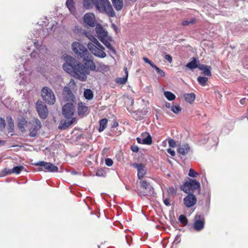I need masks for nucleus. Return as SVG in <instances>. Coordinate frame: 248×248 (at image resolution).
Returning a JSON list of instances; mask_svg holds the SVG:
<instances>
[{
	"instance_id": "bb28decb",
	"label": "nucleus",
	"mask_w": 248,
	"mask_h": 248,
	"mask_svg": "<svg viewBox=\"0 0 248 248\" xmlns=\"http://www.w3.org/2000/svg\"><path fill=\"white\" fill-rule=\"evenodd\" d=\"M186 66L190 69H195L197 67L199 68V67L197 64V60L195 58H193L192 61L187 63Z\"/></svg>"
},
{
	"instance_id": "412c9836",
	"label": "nucleus",
	"mask_w": 248,
	"mask_h": 248,
	"mask_svg": "<svg viewBox=\"0 0 248 248\" xmlns=\"http://www.w3.org/2000/svg\"><path fill=\"white\" fill-rule=\"evenodd\" d=\"M124 71H125V75L124 77H122V78H117L116 79V82L117 84H125L126 82V81L127 80V78H128V72L127 67H124Z\"/></svg>"
},
{
	"instance_id": "ddd939ff",
	"label": "nucleus",
	"mask_w": 248,
	"mask_h": 248,
	"mask_svg": "<svg viewBox=\"0 0 248 248\" xmlns=\"http://www.w3.org/2000/svg\"><path fill=\"white\" fill-rule=\"evenodd\" d=\"M33 165L36 166L44 167L46 170L49 172H57L58 171V168L50 162L40 161L34 163Z\"/></svg>"
},
{
	"instance_id": "a878e982",
	"label": "nucleus",
	"mask_w": 248,
	"mask_h": 248,
	"mask_svg": "<svg viewBox=\"0 0 248 248\" xmlns=\"http://www.w3.org/2000/svg\"><path fill=\"white\" fill-rule=\"evenodd\" d=\"M108 121L106 118H104L99 121V127L98 131L100 132L105 130L106 128Z\"/></svg>"
},
{
	"instance_id": "4468645a",
	"label": "nucleus",
	"mask_w": 248,
	"mask_h": 248,
	"mask_svg": "<svg viewBox=\"0 0 248 248\" xmlns=\"http://www.w3.org/2000/svg\"><path fill=\"white\" fill-rule=\"evenodd\" d=\"M95 30L98 38L101 41H103L105 39H107L110 41H113L112 37L108 35V32L101 25H97Z\"/></svg>"
},
{
	"instance_id": "2eb2a0df",
	"label": "nucleus",
	"mask_w": 248,
	"mask_h": 248,
	"mask_svg": "<svg viewBox=\"0 0 248 248\" xmlns=\"http://www.w3.org/2000/svg\"><path fill=\"white\" fill-rule=\"evenodd\" d=\"M184 204L187 208H190L195 205L197 203L196 196L193 193L188 194L184 200Z\"/></svg>"
},
{
	"instance_id": "864d4df0",
	"label": "nucleus",
	"mask_w": 248,
	"mask_h": 248,
	"mask_svg": "<svg viewBox=\"0 0 248 248\" xmlns=\"http://www.w3.org/2000/svg\"><path fill=\"white\" fill-rule=\"evenodd\" d=\"M119 125L118 123L116 120H114L113 124L111 125L112 128H116Z\"/></svg>"
},
{
	"instance_id": "79ce46f5",
	"label": "nucleus",
	"mask_w": 248,
	"mask_h": 248,
	"mask_svg": "<svg viewBox=\"0 0 248 248\" xmlns=\"http://www.w3.org/2000/svg\"><path fill=\"white\" fill-rule=\"evenodd\" d=\"M188 175L190 177L195 178L198 176V173L197 172L195 171V170L193 169H190L189 170Z\"/></svg>"
},
{
	"instance_id": "37998d69",
	"label": "nucleus",
	"mask_w": 248,
	"mask_h": 248,
	"mask_svg": "<svg viewBox=\"0 0 248 248\" xmlns=\"http://www.w3.org/2000/svg\"><path fill=\"white\" fill-rule=\"evenodd\" d=\"M167 191L169 195H175L176 192V188L174 187H170L168 188Z\"/></svg>"
},
{
	"instance_id": "72a5a7b5",
	"label": "nucleus",
	"mask_w": 248,
	"mask_h": 248,
	"mask_svg": "<svg viewBox=\"0 0 248 248\" xmlns=\"http://www.w3.org/2000/svg\"><path fill=\"white\" fill-rule=\"evenodd\" d=\"M208 78L203 77H199L197 78L198 82L202 86H205L208 81Z\"/></svg>"
},
{
	"instance_id": "e433bc0d",
	"label": "nucleus",
	"mask_w": 248,
	"mask_h": 248,
	"mask_svg": "<svg viewBox=\"0 0 248 248\" xmlns=\"http://www.w3.org/2000/svg\"><path fill=\"white\" fill-rule=\"evenodd\" d=\"M27 124V121L24 119H21L18 124V127L21 131L23 132L25 131L24 125Z\"/></svg>"
},
{
	"instance_id": "0eeeda50",
	"label": "nucleus",
	"mask_w": 248,
	"mask_h": 248,
	"mask_svg": "<svg viewBox=\"0 0 248 248\" xmlns=\"http://www.w3.org/2000/svg\"><path fill=\"white\" fill-rule=\"evenodd\" d=\"M43 99L48 104L53 105L56 101L55 96L52 91L47 87H44L41 91Z\"/></svg>"
},
{
	"instance_id": "9d476101",
	"label": "nucleus",
	"mask_w": 248,
	"mask_h": 248,
	"mask_svg": "<svg viewBox=\"0 0 248 248\" xmlns=\"http://www.w3.org/2000/svg\"><path fill=\"white\" fill-rule=\"evenodd\" d=\"M36 109L40 118L45 119L48 114V110L46 105L41 101H38L36 103Z\"/></svg>"
},
{
	"instance_id": "a19ab883",
	"label": "nucleus",
	"mask_w": 248,
	"mask_h": 248,
	"mask_svg": "<svg viewBox=\"0 0 248 248\" xmlns=\"http://www.w3.org/2000/svg\"><path fill=\"white\" fill-rule=\"evenodd\" d=\"M67 87H69V89H70L74 90L76 88V87H77L76 83L75 80L73 79H71L70 80V82L68 83Z\"/></svg>"
},
{
	"instance_id": "4d7b16f0",
	"label": "nucleus",
	"mask_w": 248,
	"mask_h": 248,
	"mask_svg": "<svg viewBox=\"0 0 248 248\" xmlns=\"http://www.w3.org/2000/svg\"><path fill=\"white\" fill-rule=\"evenodd\" d=\"M164 204L167 205V206H169L170 205V199H166L164 201Z\"/></svg>"
},
{
	"instance_id": "423d86ee",
	"label": "nucleus",
	"mask_w": 248,
	"mask_h": 248,
	"mask_svg": "<svg viewBox=\"0 0 248 248\" xmlns=\"http://www.w3.org/2000/svg\"><path fill=\"white\" fill-rule=\"evenodd\" d=\"M72 48L77 56L78 58L82 59L83 60H85L86 58H88L90 55L87 48L80 43L73 42L72 44Z\"/></svg>"
},
{
	"instance_id": "f3484780",
	"label": "nucleus",
	"mask_w": 248,
	"mask_h": 248,
	"mask_svg": "<svg viewBox=\"0 0 248 248\" xmlns=\"http://www.w3.org/2000/svg\"><path fill=\"white\" fill-rule=\"evenodd\" d=\"M85 23L90 27H93L95 26V17L92 13H87L83 17Z\"/></svg>"
},
{
	"instance_id": "aec40b11",
	"label": "nucleus",
	"mask_w": 248,
	"mask_h": 248,
	"mask_svg": "<svg viewBox=\"0 0 248 248\" xmlns=\"http://www.w3.org/2000/svg\"><path fill=\"white\" fill-rule=\"evenodd\" d=\"M88 107L82 103H79L78 106V115H83L88 111Z\"/></svg>"
},
{
	"instance_id": "e2e57ef3",
	"label": "nucleus",
	"mask_w": 248,
	"mask_h": 248,
	"mask_svg": "<svg viewBox=\"0 0 248 248\" xmlns=\"http://www.w3.org/2000/svg\"><path fill=\"white\" fill-rule=\"evenodd\" d=\"M32 55H33V54H32V53H31V56H32Z\"/></svg>"
},
{
	"instance_id": "4be33fe9",
	"label": "nucleus",
	"mask_w": 248,
	"mask_h": 248,
	"mask_svg": "<svg viewBox=\"0 0 248 248\" xmlns=\"http://www.w3.org/2000/svg\"><path fill=\"white\" fill-rule=\"evenodd\" d=\"M199 68L203 71V73L204 75L207 76H211V67L206 65H200Z\"/></svg>"
},
{
	"instance_id": "3c124183",
	"label": "nucleus",
	"mask_w": 248,
	"mask_h": 248,
	"mask_svg": "<svg viewBox=\"0 0 248 248\" xmlns=\"http://www.w3.org/2000/svg\"><path fill=\"white\" fill-rule=\"evenodd\" d=\"M143 59L145 62L149 64L152 67L153 65H155V64L147 58L143 57Z\"/></svg>"
},
{
	"instance_id": "1a4fd4ad",
	"label": "nucleus",
	"mask_w": 248,
	"mask_h": 248,
	"mask_svg": "<svg viewBox=\"0 0 248 248\" xmlns=\"http://www.w3.org/2000/svg\"><path fill=\"white\" fill-rule=\"evenodd\" d=\"M30 127L29 128V136L34 137L36 136L37 131L41 128L42 124L38 118H34L29 123Z\"/></svg>"
},
{
	"instance_id": "a18cd8bd",
	"label": "nucleus",
	"mask_w": 248,
	"mask_h": 248,
	"mask_svg": "<svg viewBox=\"0 0 248 248\" xmlns=\"http://www.w3.org/2000/svg\"><path fill=\"white\" fill-rule=\"evenodd\" d=\"M5 127V122L4 119L0 117V130L3 131Z\"/></svg>"
},
{
	"instance_id": "5fc2aeb1",
	"label": "nucleus",
	"mask_w": 248,
	"mask_h": 248,
	"mask_svg": "<svg viewBox=\"0 0 248 248\" xmlns=\"http://www.w3.org/2000/svg\"><path fill=\"white\" fill-rule=\"evenodd\" d=\"M165 58L170 62H172V58L169 55H166L165 56Z\"/></svg>"
},
{
	"instance_id": "58836bf2",
	"label": "nucleus",
	"mask_w": 248,
	"mask_h": 248,
	"mask_svg": "<svg viewBox=\"0 0 248 248\" xmlns=\"http://www.w3.org/2000/svg\"><path fill=\"white\" fill-rule=\"evenodd\" d=\"M153 68H154L158 74H159L161 77H164L165 76V72L159 68H158L157 66L153 65Z\"/></svg>"
},
{
	"instance_id": "bf43d9fd",
	"label": "nucleus",
	"mask_w": 248,
	"mask_h": 248,
	"mask_svg": "<svg viewBox=\"0 0 248 248\" xmlns=\"http://www.w3.org/2000/svg\"><path fill=\"white\" fill-rule=\"evenodd\" d=\"M136 140H137V142L139 143H141L142 144V140H141L140 138H137Z\"/></svg>"
},
{
	"instance_id": "393cba45",
	"label": "nucleus",
	"mask_w": 248,
	"mask_h": 248,
	"mask_svg": "<svg viewBox=\"0 0 248 248\" xmlns=\"http://www.w3.org/2000/svg\"><path fill=\"white\" fill-rule=\"evenodd\" d=\"M186 101L189 103H192L195 99V94L194 93H186L184 95Z\"/></svg>"
},
{
	"instance_id": "cd10ccee",
	"label": "nucleus",
	"mask_w": 248,
	"mask_h": 248,
	"mask_svg": "<svg viewBox=\"0 0 248 248\" xmlns=\"http://www.w3.org/2000/svg\"><path fill=\"white\" fill-rule=\"evenodd\" d=\"M101 42L104 44V45L107 47V48H108L109 50L112 51L114 54L116 53V51H115V49L113 47V46L110 43V42L111 41H109L107 39H105L104 40H103V41H101Z\"/></svg>"
},
{
	"instance_id": "49530a36",
	"label": "nucleus",
	"mask_w": 248,
	"mask_h": 248,
	"mask_svg": "<svg viewBox=\"0 0 248 248\" xmlns=\"http://www.w3.org/2000/svg\"><path fill=\"white\" fill-rule=\"evenodd\" d=\"M12 171V169L10 170L8 168H5L2 170V172L4 175H7L13 173V172Z\"/></svg>"
},
{
	"instance_id": "f8f14e48",
	"label": "nucleus",
	"mask_w": 248,
	"mask_h": 248,
	"mask_svg": "<svg viewBox=\"0 0 248 248\" xmlns=\"http://www.w3.org/2000/svg\"><path fill=\"white\" fill-rule=\"evenodd\" d=\"M132 166L137 170L139 181L145 179L143 177L147 173V168L145 165L142 163H134Z\"/></svg>"
},
{
	"instance_id": "603ef678",
	"label": "nucleus",
	"mask_w": 248,
	"mask_h": 248,
	"mask_svg": "<svg viewBox=\"0 0 248 248\" xmlns=\"http://www.w3.org/2000/svg\"><path fill=\"white\" fill-rule=\"evenodd\" d=\"M167 152L170 154L172 156L175 155V152L174 150H171L170 148H169L167 150Z\"/></svg>"
},
{
	"instance_id": "c03bdc74",
	"label": "nucleus",
	"mask_w": 248,
	"mask_h": 248,
	"mask_svg": "<svg viewBox=\"0 0 248 248\" xmlns=\"http://www.w3.org/2000/svg\"><path fill=\"white\" fill-rule=\"evenodd\" d=\"M196 20L194 18H192L190 21L184 20L182 22V24L183 26H187L189 24H193L195 22Z\"/></svg>"
},
{
	"instance_id": "f704fd0d",
	"label": "nucleus",
	"mask_w": 248,
	"mask_h": 248,
	"mask_svg": "<svg viewBox=\"0 0 248 248\" xmlns=\"http://www.w3.org/2000/svg\"><path fill=\"white\" fill-rule=\"evenodd\" d=\"M179 221L182 223L184 226L187 224L188 220L186 216L184 215H181L178 218Z\"/></svg>"
},
{
	"instance_id": "de8ad7c7",
	"label": "nucleus",
	"mask_w": 248,
	"mask_h": 248,
	"mask_svg": "<svg viewBox=\"0 0 248 248\" xmlns=\"http://www.w3.org/2000/svg\"><path fill=\"white\" fill-rule=\"evenodd\" d=\"M169 145L170 147L174 148L176 146V143L173 139H170L168 141Z\"/></svg>"
},
{
	"instance_id": "6e6d98bb",
	"label": "nucleus",
	"mask_w": 248,
	"mask_h": 248,
	"mask_svg": "<svg viewBox=\"0 0 248 248\" xmlns=\"http://www.w3.org/2000/svg\"><path fill=\"white\" fill-rule=\"evenodd\" d=\"M96 175L98 176H101L103 175V172L101 170H98L96 172Z\"/></svg>"
},
{
	"instance_id": "0e129e2a",
	"label": "nucleus",
	"mask_w": 248,
	"mask_h": 248,
	"mask_svg": "<svg viewBox=\"0 0 248 248\" xmlns=\"http://www.w3.org/2000/svg\"><path fill=\"white\" fill-rule=\"evenodd\" d=\"M106 68L108 69V66H106Z\"/></svg>"
},
{
	"instance_id": "5701e85b",
	"label": "nucleus",
	"mask_w": 248,
	"mask_h": 248,
	"mask_svg": "<svg viewBox=\"0 0 248 248\" xmlns=\"http://www.w3.org/2000/svg\"><path fill=\"white\" fill-rule=\"evenodd\" d=\"M112 3V4L117 11L121 10L123 6L124 2L123 0H111Z\"/></svg>"
},
{
	"instance_id": "39448f33",
	"label": "nucleus",
	"mask_w": 248,
	"mask_h": 248,
	"mask_svg": "<svg viewBox=\"0 0 248 248\" xmlns=\"http://www.w3.org/2000/svg\"><path fill=\"white\" fill-rule=\"evenodd\" d=\"M180 188L187 194H194L196 191L198 194H200L201 191L200 183L196 179H190L181 186Z\"/></svg>"
},
{
	"instance_id": "6ab92c4d",
	"label": "nucleus",
	"mask_w": 248,
	"mask_h": 248,
	"mask_svg": "<svg viewBox=\"0 0 248 248\" xmlns=\"http://www.w3.org/2000/svg\"><path fill=\"white\" fill-rule=\"evenodd\" d=\"M177 152L183 155H186L190 151V147L187 144H183L179 145L177 148Z\"/></svg>"
},
{
	"instance_id": "b1692460",
	"label": "nucleus",
	"mask_w": 248,
	"mask_h": 248,
	"mask_svg": "<svg viewBox=\"0 0 248 248\" xmlns=\"http://www.w3.org/2000/svg\"><path fill=\"white\" fill-rule=\"evenodd\" d=\"M75 4V3L74 0H67L66 1V7L72 14H75L76 12Z\"/></svg>"
},
{
	"instance_id": "680f3d73",
	"label": "nucleus",
	"mask_w": 248,
	"mask_h": 248,
	"mask_svg": "<svg viewBox=\"0 0 248 248\" xmlns=\"http://www.w3.org/2000/svg\"><path fill=\"white\" fill-rule=\"evenodd\" d=\"M39 170H42V168H40V169H38Z\"/></svg>"
},
{
	"instance_id": "7c9ffc66",
	"label": "nucleus",
	"mask_w": 248,
	"mask_h": 248,
	"mask_svg": "<svg viewBox=\"0 0 248 248\" xmlns=\"http://www.w3.org/2000/svg\"><path fill=\"white\" fill-rule=\"evenodd\" d=\"M84 96L88 100H91L93 98V94L90 89H86L84 92Z\"/></svg>"
},
{
	"instance_id": "f03ea898",
	"label": "nucleus",
	"mask_w": 248,
	"mask_h": 248,
	"mask_svg": "<svg viewBox=\"0 0 248 248\" xmlns=\"http://www.w3.org/2000/svg\"><path fill=\"white\" fill-rule=\"evenodd\" d=\"M85 36L92 42L88 44V47L95 56L101 58L106 57L104 51L105 47L98 42L95 37L89 33H86Z\"/></svg>"
},
{
	"instance_id": "4c0bfd02",
	"label": "nucleus",
	"mask_w": 248,
	"mask_h": 248,
	"mask_svg": "<svg viewBox=\"0 0 248 248\" xmlns=\"http://www.w3.org/2000/svg\"><path fill=\"white\" fill-rule=\"evenodd\" d=\"M152 143V139L151 136L149 134L148 136L143 139L142 140V144L151 145Z\"/></svg>"
},
{
	"instance_id": "c9c22d12",
	"label": "nucleus",
	"mask_w": 248,
	"mask_h": 248,
	"mask_svg": "<svg viewBox=\"0 0 248 248\" xmlns=\"http://www.w3.org/2000/svg\"><path fill=\"white\" fill-rule=\"evenodd\" d=\"M24 167L22 165L16 166L13 168L12 171L13 172V173L18 174L21 172V171L24 169Z\"/></svg>"
},
{
	"instance_id": "473e14b6",
	"label": "nucleus",
	"mask_w": 248,
	"mask_h": 248,
	"mask_svg": "<svg viewBox=\"0 0 248 248\" xmlns=\"http://www.w3.org/2000/svg\"><path fill=\"white\" fill-rule=\"evenodd\" d=\"M164 94L165 96L169 101H172L175 99L176 96L175 94L170 92L166 91L164 92Z\"/></svg>"
},
{
	"instance_id": "20e7f679",
	"label": "nucleus",
	"mask_w": 248,
	"mask_h": 248,
	"mask_svg": "<svg viewBox=\"0 0 248 248\" xmlns=\"http://www.w3.org/2000/svg\"><path fill=\"white\" fill-rule=\"evenodd\" d=\"M96 8L100 12L107 14L109 17L115 16V13L108 0H93Z\"/></svg>"
},
{
	"instance_id": "8fccbe9b",
	"label": "nucleus",
	"mask_w": 248,
	"mask_h": 248,
	"mask_svg": "<svg viewBox=\"0 0 248 248\" xmlns=\"http://www.w3.org/2000/svg\"><path fill=\"white\" fill-rule=\"evenodd\" d=\"M131 151L135 153H137L139 151V148L137 145H133L130 147Z\"/></svg>"
},
{
	"instance_id": "c756f323",
	"label": "nucleus",
	"mask_w": 248,
	"mask_h": 248,
	"mask_svg": "<svg viewBox=\"0 0 248 248\" xmlns=\"http://www.w3.org/2000/svg\"><path fill=\"white\" fill-rule=\"evenodd\" d=\"M84 7L87 9L92 8L93 5H94V2L93 0H84L83 2Z\"/></svg>"
},
{
	"instance_id": "dca6fc26",
	"label": "nucleus",
	"mask_w": 248,
	"mask_h": 248,
	"mask_svg": "<svg viewBox=\"0 0 248 248\" xmlns=\"http://www.w3.org/2000/svg\"><path fill=\"white\" fill-rule=\"evenodd\" d=\"M63 95L65 101L69 102V103H72L75 104V97L73 93H72L69 87H64L63 88Z\"/></svg>"
},
{
	"instance_id": "09e8293b",
	"label": "nucleus",
	"mask_w": 248,
	"mask_h": 248,
	"mask_svg": "<svg viewBox=\"0 0 248 248\" xmlns=\"http://www.w3.org/2000/svg\"><path fill=\"white\" fill-rule=\"evenodd\" d=\"M113 161L110 158H107L105 159V163L108 166H111L113 164Z\"/></svg>"
},
{
	"instance_id": "6e6552de",
	"label": "nucleus",
	"mask_w": 248,
	"mask_h": 248,
	"mask_svg": "<svg viewBox=\"0 0 248 248\" xmlns=\"http://www.w3.org/2000/svg\"><path fill=\"white\" fill-rule=\"evenodd\" d=\"M205 224V218L202 213H197L194 217L193 228L196 231L202 230Z\"/></svg>"
},
{
	"instance_id": "a211bd4d",
	"label": "nucleus",
	"mask_w": 248,
	"mask_h": 248,
	"mask_svg": "<svg viewBox=\"0 0 248 248\" xmlns=\"http://www.w3.org/2000/svg\"><path fill=\"white\" fill-rule=\"evenodd\" d=\"M70 119V120L61 121L59 125V128L61 129H66L76 121L75 117H73Z\"/></svg>"
},
{
	"instance_id": "f257e3e1",
	"label": "nucleus",
	"mask_w": 248,
	"mask_h": 248,
	"mask_svg": "<svg viewBox=\"0 0 248 248\" xmlns=\"http://www.w3.org/2000/svg\"><path fill=\"white\" fill-rule=\"evenodd\" d=\"M86 58L84 64L69 55L64 57L65 62L62 65L63 69L71 76L81 81L87 80L90 71H94L96 65L93 61Z\"/></svg>"
},
{
	"instance_id": "9b49d317",
	"label": "nucleus",
	"mask_w": 248,
	"mask_h": 248,
	"mask_svg": "<svg viewBox=\"0 0 248 248\" xmlns=\"http://www.w3.org/2000/svg\"><path fill=\"white\" fill-rule=\"evenodd\" d=\"M74 104L72 103H67L62 107V112L63 116L67 119L73 118L75 112Z\"/></svg>"
},
{
	"instance_id": "ea45409f",
	"label": "nucleus",
	"mask_w": 248,
	"mask_h": 248,
	"mask_svg": "<svg viewBox=\"0 0 248 248\" xmlns=\"http://www.w3.org/2000/svg\"><path fill=\"white\" fill-rule=\"evenodd\" d=\"M181 108L179 105H175L171 107V110L174 113H178L181 111Z\"/></svg>"
},
{
	"instance_id": "2f4dec72",
	"label": "nucleus",
	"mask_w": 248,
	"mask_h": 248,
	"mask_svg": "<svg viewBox=\"0 0 248 248\" xmlns=\"http://www.w3.org/2000/svg\"><path fill=\"white\" fill-rule=\"evenodd\" d=\"M6 120L8 124L9 131L12 132L14 127V121L11 116L7 117Z\"/></svg>"
},
{
	"instance_id": "c85d7f7f",
	"label": "nucleus",
	"mask_w": 248,
	"mask_h": 248,
	"mask_svg": "<svg viewBox=\"0 0 248 248\" xmlns=\"http://www.w3.org/2000/svg\"><path fill=\"white\" fill-rule=\"evenodd\" d=\"M101 42L104 44V45L107 47V48H108L109 50L112 51L114 54L116 53V51H115V49L113 47V46L110 43V42L111 41H109L107 39H105L104 40H103V41H101Z\"/></svg>"
},
{
	"instance_id": "052dcab7",
	"label": "nucleus",
	"mask_w": 248,
	"mask_h": 248,
	"mask_svg": "<svg viewBox=\"0 0 248 248\" xmlns=\"http://www.w3.org/2000/svg\"><path fill=\"white\" fill-rule=\"evenodd\" d=\"M165 106L168 108H170V103H166Z\"/></svg>"
},
{
	"instance_id": "13d9d810",
	"label": "nucleus",
	"mask_w": 248,
	"mask_h": 248,
	"mask_svg": "<svg viewBox=\"0 0 248 248\" xmlns=\"http://www.w3.org/2000/svg\"><path fill=\"white\" fill-rule=\"evenodd\" d=\"M245 98H242L240 100V103H241V104L243 105L245 103Z\"/></svg>"
},
{
	"instance_id": "7ed1b4c3",
	"label": "nucleus",
	"mask_w": 248,
	"mask_h": 248,
	"mask_svg": "<svg viewBox=\"0 0 248 248\" xmlns=\"http://www.w3.org/2000/svg\"><path fill=\"white\" fill-rule=\"evenodd\" d=\"M138 182L139 185L137 187V193L140 197H149L154 195L153 187L147 179L141 180Z\"/></svg>"
}]
</instances>
